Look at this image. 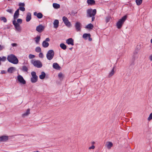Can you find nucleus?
Here are the masks:
<instances>
[{
  "label": "nucleus",
  "instance_id": "a18cd8bd",
  "mask_svg": "<svg viewBox=\"0 0 152 152\" xmlns=\"http://www.w3.org/2000/svg\"><path fill=\"white\" fill-rule=\"evenodd\" d=\"M4 48V47L3 46H2L0 45V51L3 50Z\"/></svg>",
  "mask_w": 152,
  "mask_h": 152
},
{
  "label": "nucleus",
  "instance_id": "f8f14e48",
  "mask_svg": "<svg viewBox=\"0 0 152 152\" xmlns=\"http://www.w3.org/2000/svg\"><path fill=\"white\" fill-rule=\"evenodd\" d=\"M66 43L68 45H74V40L72 38H69L66 40Z\"/></svg>",
  "mask_w": 152,
  "mask_h": 152
},
{
  "label": "nucleus",
  "instance_id": "052dcab7",
  "mask_svg": "<svg viewBox=\"0 0 152 152\" xmlns=\"http://www.w3.org/2000/svg\"><path fill=\"white\" fill-rule=\"evenodd\" d=\"M6 28H4V29H6Z\"/></svg>",
  "mask_w": 152,
  "mask_h": 152
},
{
  "label": "nucleus",
  "instance_id": "de8ad7c7",
  "mask_svg": "<svg viewBox=\"0 0 152 152\" xmlns=\"http://www.w3.org/2000/svg\"><path fill=\"white\" fill-rule=\"evenodd\" d=\"M50 40V39L49 38H47L45 39V41H46V42H49Z\"/></svg>",
  "mask_w": 152,
  "mask_h": 152
},
{
  "label": "nucleus",
  "instance_id": "5fc2aeb1",
  "mask_svg": "<svg viewBox=\"0 0 152 152\" xmlns=\"http://www.w3.org/2000/svg\"><path fill=\"white\" fill-rule=\"evenodd\" d=\"M4 71H2L1 72V73L3 74L4 73Z\"/></svg>",
  "mask_w": 152,
  "mask_h": 152
},
{
  "label": "nucleus",
  "instance_id": "6e6d98bb",
  "mask_svg": "<svg viewBox=\"0 0 152 152\" xmlns=\"http://www.w3.org/2000/svg\"><path fill=\"white\" fill-rule=\"evenodd\" d=\"M39 152L38 151H34V152Z\"/></svg>",
  "mask_w": 152,
  "mask_h": 152
},
{
  "label": "nucleus",
  "instance_id": "7c9ffc66",
  "mask_svg": "<svg viewBox=\"0 0 152 152\" xmlns=\"http://www.w3.org/2000/svg\"><path fill=\"white\" fill-rule=\"evenodd\" d=\"M142 0H136V2L137 4L138 5H140L142 3Z\"/></svg>",
  "mask_w": 152,
  "mask_h": 152
},
{
  "label": "nucleus",
  "instance_id": "79ce46f5",
  "mask_svg": "<svg viewBox=\"0 0 152 152\" xmlns=\"http://www.w3.org/2000/svg\"><path fill=\"white\" fill-rule=\"evenodd\" d=\"M19 6L20 7H24L25 6V4L24 3H20L19 4Z\"/></svg>",
  "mask_w": 152,
  "mask_h": 152
},
{
  "label": "nucleus",
  "instance_id": "f704fd0d",
  "mask_svg": "<svg viewBox=\"0 0 152 152\" xmlns=\"http://www.w3.org/2000/svg\"><path fill=\"white\" fill-rule=\"evenodd\" d=\"M0 19L1 20L3 21L4 23H6L7 22L6 18L4 17H0Z\"/></svg>",
  "mask_w": 152,
  "mask_h": 152
},
{
  "label": "nucleus",
  "instance_id": "a878e982",
  "mask_svg": "<svg viewBox=\"0 0 152 152\" xmlns=\"http://www.w3.org/2000/svg\"><path fill=\"white\" fill-rule=\"evenodd\" d=\"M15 68L12 67L9 68L7 70L8 72L10 73H12L13 71L15 70Z\"/></svg>",
  "mask_w": 152,
  "mask_h": 152
},
{
  "label": "nucleus",
  "instance_id": "39448f33",
  "mask_svg": "<svg viewBox=\"0 0 152 152\" xmlns=\"http://www.w3.org/2000/svg\"><path fill=\"white\" fill-rule=\"evenodd\" d=\"M54 55V53L53 50H50L48 51L46 54L47 58L49 60L53 59Z\"/></svg>",
  "mask_w": 152,
  "mask_h": 152
},
{
  "label": "nucleus",
  "instance_id": "7ed1b4c3",
  "mask_svg": "<svg viewBox=\"0 0 152 152\" xmlns=\"http://www.w3.org/2000/svg\"><path fill=\"white\" fill-rule=\"evenodd\" d=\"M31 81L32 83H34L37 82L38 79V77L36 75V72L34 71H32L31 73Z\"/></svg>",
  "mask_w": 152,
  "mask_h": 152
},
{
  "label": "nucleus",
  "instance_id": "b1692460",
  "mask_svg": "<svg viewBox=\"0 0 152 152\" xmlns=\"http://www.w3.org/2000/svg\"><path fill=\"white\" fill-rule=\"evenodd\" d=\"M42 46L44 48H47L49 45V43L48 42H46V41H43L42 43Z\"/></svg>",
  "mask_w": 152,
  "mask_h": 152
},
{
  "label": "nucleus",
  "instance_id": "6ab92c4d",
  "mask_svg": "<svg viewBox=\"0 0 152 152\" xmlns=\"http://www.w3.org/2000/svg\"><path fill=\"white\" fill-rule=\"evenodd\" d=\"M54 27L55 28H57L59 25V21L58 20H55L53 23Z\"/></svg>",
  "mask_w": 152,
  "mask_h": 152
},
{
  "label": "nucleus",
  "instance_id": "9d476101",
  "mask_svg": "<svg viewBox=\"0 0 152 152\" xmlns=\"http://www.w3.org/2000/svg\"><path fill=\"white\" fill-rule=\"evenodd\" d=\"M17 79L18 80L20 83L23 84H25L26 83V81L24 80L23 77L20 75L18 76Z\"/></svg>",
  "mask_w": 152,
  "mask_h": 152
},
{
  "label": "nucleus",
  "instance_id": "a19ab883",
  "mask_svg": "<svg viewBox=\"0 0 152 152\" xmlns=\"http://www.w3.org/2000/svg\"><path fill=\"white\" fill-rule=\"evenodd\" d=\"M6 11L10 13H13V10L12 9H8L6 10Z\"/></svg>",
  "mask_w": 152,
  "mask_h": 152
},
{
  "label": "nucleus",
  "instance_id": "6e6552de",
  "mask_svg": "<svg viewBox=\"0 0 152 152\" xmlns=\"http://www.w3.org/2000/svg\"><path fill=\"white\" fill-rule=\"evenodd\" d=\"M62 20L66 26L68 27H70L71 26V24L66 17L65 16L63 17Z\"/></svg>",
  "mask_w": 152,
  "mask_h": 152
},
{
  "label": "nucleus",
  "instance_id": "0eeeda50",
  "mask_svg": "<svg viewBox=\"0 0 152 152\" xmlns=\"http://www.w3.org/2000/svg\"><path fill=\"white\" fill-rule=\"evenodd\" d=\"M12 23L15 26L16 30L20 32L21 29L20 24L16 23V20H13Z\"/></svg>",
  "mask_w": 152,
  "mask_h": 152
},
{
  "label": "nucleus",
  "instance_id": "4468645a",
  "mask_svg": "<svg viewBox=\"0 0 152 152\" xmlns=\"http://www.w3.org/2000/svg\"><path fill=\"white\" fill-rule=\"evenodd\" d=\"M8 139V136H2L0 137V142H5Z\"/></svg>",
  "mask_w": 152,
  "mask_h": 152
},
{
  "label": "nucleus",
  "instance_id": "4d7b16f0",
  "mask_svg": "<svg viewBox=\"0 0 152 152\" xmlns=\"http://www.w3.org/2000/svg\"><path fill=\"white\" fill-rule=\"evenodd\" d=\"M72 48H69V49L70 50H72Z\"/></svg>",
  "mask_w": 152,
  "mask_h": 152
},
{
  "label": "nucleus",
  "instance_id": "393cba45",
  "mask_svg": "<svg viewBox=\"0 0 152 152\" xmlns=\"http://www.w3.org/2000/svg\"><path fill=\"white\" fill-rule=\"evenodd\" d=\"M87 2L88 4L91 5H94L95 3V1L94 0H87Z\"/></svg>",
  "mask_w": 152,
  "mask_h": 152
},
{
  "label": "nucleus",
  "instance_id": "bf43d9fd",
  "mask_svg": "<svg viewBox=\"0 0 152 152\" xmlns=\"http://www.w3.org/2000/svg\"><path fill=\"white\" fill-rule=\"evenodd\" d=\"M9 28H10L8 27H7V29H9Z\"/></svg>",
  "mask_w": 152,
  "mask_h": 152
},
{
  "label": "nucleus",
  "instance_id": "09e8293b",
  "mask_svg": "<svg viewBox=\"0 0 152 152\" xmlns=\"http://www.w3.org/2000/svg\"><path fill=\"white\" fill-rule=\"evenodd\" d=\"M12 45L13 47H15L17 45V44L16 43H12L11 44Z\"/></svg>",
  "mask_w": 152,
  "mask_h": 152
},
{
  "label": "nucleus",
  "instance_id": "f3484780",
  "mask_svg": "<svg viewBox=\"0 0 152 152\" xmlns=\"http://www.w3.org/2000/svg\"><path fill=\"white\" fill-rule=\"evenodd\" d=\"M115 67V66H114L110 72L109 74V75L108 76V77L109 78H110V77H112L114 74L115 72L114 71V70Z\"/></svg>",
  "mask_w": 152,
  "mask_h": 152
},
{
  "label": "nucleus",
  "instance_id": "58836bf2",
  "mask_svg": "<svg viewBox=\"0 0 152 152\" xmlns=\"http://www.w3.org/2000/svg\"><path fill=\"white\" fill-rule=\"evenodd\" d=\"M152 119V113L150 114L149 117L148 118V121H150Z\"/></svg>",
  "mask_w": 152,
  "mask_h": 152
},
{
  "label": "nucleus",
  "instance_id": "f257e3e1",
  "mask_svg": "<svg viewBox=\"0 0 152 152\" xmlns=\"http://www.w3.org/2000/svg\"><path fill=\"white\" fill-rule=\"evenodd\" d=\"M7 59L9 62L14 64H17L18 62V58L14 55L12 54L8 56Z\"/></svg>",
  "mask_w": 152,
  "mask_h": 152
},
{
  "label": "nucleus",
  "instance_id": "cd10ccee",
  "mask_svg": "<svg viewBox=\"0 0 152 152\" xmlns=\"http://www.w3.org/2000/svg\"><path fill=\"white\" fill-rule=\"evenodd\" d=\"M60 47L63 50H65L66 48V46L64 44L62 43L60 45Z\"/></svg>",
  "mask_w": 152,
  "mask_h": 152
},
{
  "label": "nucleus",
  "instance_id": "13d9d810",
  "mask_svg": "<svg viewBox=\"0 0 152 152\" xmlns=\"http://www.w3.org/2000/svg\"><path fill=\"white\" fill-rule=\"evenodd\" d=\"M151 43H152V39H151Z\"/></svg>",
  "mask_w": 152,
  "mask_h": 152
},
{
  "label": "nucleus",
  "instance_id": "4be33fe9",
  "mask_svg": "<svg viewBox=\"0 0 152 152\" xmlns=\"http://www.w3.org/2000/svg\"><path fill=\"white\" fill-rule=\"evenodd\" d=\"M46 74L44 72H42L41 75L39 76V78L41 80L43 79L45 77Z\"/></svg>",
  "mask_w": 152,
  "mask_h": 152
},
{
  "label": "nucleus",
  "instance_id": "ddd939ff",
  "mask_svg": "<svg viewBox=\"0 0 152 152\" xmlns=\"http://www.w3.org/2000/svg\"><path fill=\"white\" fill-rule=\"evenodd\" d=\"M19 9H18L14 13L13 16V19L14 20H16L18 17L19 15Z\"/></svg>",
  "mask_w": 152,
  "mask_h": 152
},
{
  "label": "nucleus",
  "instance_id": "5701e85b",
  "mask_svg": "<svg viewBox=\"0 0 152 152\" xmlns=\"http://www.w3.org/2000/svg\"><path fill=\"white\" fill-rule=\"evenodd\" d=\"M106 145L108 148L110 149L113 145V143L111 142H107Z\"/></svg>",
  "mask_w": 152,
  "mask_h": 152
},
{
  "label": "nucleus",
  "instance_id": "1a4fd4ad",
  "mask_svg": "<svg viewBox=\"0 0 152 152\" xmlns=\"http://www.w3.org/2000/svg\"><path fill=\"white\" fill-rule=\"evenodd\" d=\"M76 30L77 31H80L82 25L79 22H76L75 25Z\"/></svg>",
  "mask_w": 152,
  "mask_h": 152
},
{
  "label": "nucleus",
  "instance_id": "c9c22d12",
  "mask_svg": "<svg viewBox=\"0 0 152 152\" xmlns=\"http://www.w3.org/2000/svg\"><path fill=\"white\" fill-rule=\"evenodd\" d=\"M17 22L16 23H18L21 24L22 22V20L21 19H17Z\"/></svg>",
  "mask_w": 152,
  "mask_h": 152
},
{
  "label": "nucleus",
  "instance_id": "aec40b11",
  "mask_svg": "<svg viewBox=\"0 0 152 152\" xmlns=\"http://www.w3.org/2000/svg\"><path fill=\"white\" fill-rule=\"evenodd\" d=\"M30 113V109H28L26 112L22 114V117H25L27 116Z\"/></svg>",
  "mask_w": 152,
  "mask_h": 152
},
{
  "label": "nucleus",
  "instance_id": "2f4dec72",
  "mask_svg": "<svg viewBox=\"0 0 152 152\" xmlns=\"http://www.w3.org/2000/svg\"><path fill=\"white\" fill-rule=\"evenodd\" d=\"M6 60V57L3 56L2 57H0V65L1 64V61H4Z\"/></svg>",
  "mask_w": 152,
  "mask_h": 152
},
{
  "label": "nucleus",
  "instance_id": "4c0bfd02",
  "mask_svg": "<svg viewBox=\"0 0 152 152\" xmlns=\"http://www.w3.org/2000/svg\"><path fill=\"white\" fill-rule=\"evenodd\" d=\"M19 10H20L23 12L25 11V9L24 7H19V9H18Z\"/></svg>",
  "mask_w": 152,
  "mask_h": 152
},
{
  "label": "nucleus",
  "instance_id": "8fccbe9b",
  "mask_svg": "<svg viewBox=\"0 0 152 152\" xmlns=\"http://www.w3.org/2000/svg\"><path fill=\"white\" fill-rule=\"evenodd\" d=\"M92 17V21H93L94 20L95 17H94V16H92V17Z\"/></svg>",
  "mask_w": 152,
  "mask_h": 152
},
{
  "label": "nucleus",
  "instance_id": "f03ea898",
  "mask_svg": "<svg viewBox=\"0 0 152 152\" xmlns=\"http://www.w3.org/2000/svg\"><path fill=\"white\" fill-rule=\"evenodd\" d=\"M127 17L126 15L124 16L121 19H120L117 22L116 26L118 28H120L122 26L125 21L126 20Z\"/></svg>",
  "mask_w": 152,
  "mask_h": 152
},
{
  "label": "nucleus",
  "instance_id": "bb28decb",
  "mask_svg": "<svg viewBox=\"0 0 152 152\" xmlns=\"http://www.w3.org/2000/svg\"><path fill=\"white\" fill-rule=\"evenodd\" d=\"M53 7L55 9H58L60 7V5L56 3H54L53 4Z\"/></svg>",
  "mask_w": 152,
  "mask_h": 152
},
{
  "label": "nucleus",
  "instance_id": "c756f323",
  "mask_svg": "<svg viewBox=\"0 0 152 152\" xmlns=\"http://www.w3.org/2000/svg\"><path fill=\"white\" fill-rule=\"evenodd\" d=\"M35 41L36 43L38 44L40 40V37L39 36H37L35 38Z\"/></svg>",
  "mask_w": 152,
  "mask_h": 152
},
{
  "label": "nucleus",
  "instance_id": "412c9836",
  "mask_svg": "<svg viewBox=\"0 0 152 152\" xmlns=\"http://www.w3.org/2000/svg\"><path fill=\"white\" fill-rule=\"evenodd\" d=\"M94 27V26L91 23H89L85 27V28L86 29L91 30Z\"/></svg>",
  "mask_w": 152,
  "mask_h": 152
},
{
  "label": "nucleus",
  "instance_id": "e433bc0d",
  "mask_svg": "<svg viewBox=\"0 0 152 152\" xmlns=\"http://www.w3.org/2000/svg\"><path fill=\"white\" fill-rule=\"evenodd\" d=\"M110 19V17L109 16H108L106 17V21L107 23L108 22Z\"/></svg>",
  "mask_w": 152,
  "mask_h": 152
},
{
  "label": "nucleus",
  "instance_id": "c85d7f7f",
  "mask_svg": "<svg viewBox=\"0 0 152 152\" xmlns=\"http://www.w3.org/2000/svg\"><path fill=\"white\" fill-rule=\"evenodd\" d=\"M90 34H84L83 35V37L85 39H87V37L90 36Z\"/></svg>",
  "mask_w": 152,
  "mask_h": 152
},
{
  "label": "nucleus",
  "instance_id": "3c124183",
  "mask_svg": "<svg viewBox=\"0 0 152 152\" xmlns=\"http://www.w3.org/2000/svg\"><path fill=\"white\" fill-rule=\"evenodd\" d=\"M91 35L90 34V36H89V37H88V38H89L88 39L89 41H91L92 40V38H91Z\"/></svg>",
  "mask_w": 152,
  "mask_h": 152
},
{
  "label": "nucleus",
  "instance_id": "dca6fc26",
  "mask_svg": "<svg viewBox=\"0 0 152 152\" xmlns=\"http://www.w3.org/2000/svg\"><path fill=\"white\" fill-rule=\"evenodd\" d=\"M34 15L36 16L38 18H41L43 17V15L42 13L39 12L37 13L36 12H34Z\"/></svg>",
  "mask_w": 152,
  "mask_h": 152
},
{
  "label": "nucleus",
  "instance_id": "ea45409f",
  "mask_svg": "<svg viewBox=\"0 0 152 152\" xmlns=\"http://www.w3.org/2000/svg\"><path fill=\"white\" fill-rule=\"evenodd\" d=\"M35 57V56L34 55H32L31 54H30L29 55V58L30 59H32L34 58Z\"/></svg>",
  "mask_w": 152,
  "mask_h": 152
},
{
  "label": "nucleus",
  "instance_id": "864d4df0",
  "mask_svg": "<svg viewBox=\"0 0 152 152\" xmlns=\"http://www.w3.org/2000/svg\"><path fill=\"white\" fill-rule=\"evenodd\" d=\"M95 143V142H92V144H94Z\"/></svg>",
  "mask_w": 152,
  "mask_h": 152
},
{
  "label": "nucleus",
  "instance_id": "473e14b6",
  "mask_svg": "<svg viewBox=\"0 0 152 152\" xmlns=\"http://www.w3.org/2000/svg\"><path fill=\"white\" fill-rule=\"evenodd\" d=\"M22 70L23 72H27L28 68L26 66H22Z\"/></svg>",
  "mask_w": 152,
  "mask_h": 152
},
{
  "label": "nucleus",
  "instance_id": "20e7f679",
  "mask_svg": "<svg viewBox=\"0 0 152 152\" xmlns=\"http://www.w3.org/2000/svg\"><path fill=\"white\" fill-rule=\"evenodd\" d=\"M31 63L33 64L34 66L37 68H40L42 66V62L39 60H34L31 61Z\"/></svg>",
  "mask_w": 152,
  "mask_h": 152
},
{
  "label": "nucleus",
  "instance_id": "c03bdc74",
  "mask_svg": "<svg viewBox=\"0 0 152 152\" xmlns=\"http://www.w3.org/2000/svg\"><path fill=\"white\" fill-rule=\"evenodd\" d=\"M58 77L59 78H61L63 77V74L62 73H60L58 74Z\"/></svg>",
  "mask_w": 152,
  "mask_h": 152
},
{
  "label": "nucleus",
  "instance_id": "a211bd4d",
  "mask_svg": "<svg viewBox=\"0 0 152 152\" xmlns=\"http://www.w3.org/2000/svg\"><path fill=\"white\" fill-rule=\"evenodd\" d=\"M53 68L57 70H59L61 68L60 66L58 64L56 63H54L53 64Z\"/></svg>",
  "mask_w": 152,
  "mask_h": 152
},
{
  "label": "nucleus",
  "instance_id": "49530a36",
  "mask_svg": "<svg viewBox=\"0 0 152 152\" xmlns=\"http://www.w3.org/2000/svg\"><path fill=\"white\" fill-rule=\"evenodd\" d=\"M95 148V146L94 145H92L89 148V149H94Z\"/></svg>",
  "mask_w": 152,
  "mask_h": 152
},
{
  "label": "nucleus",
  "instance_id": "423d86ee",
  "mask_svg": "<svg viewBox=\"0 0 152 152\" xmlns=\"http://www.w3.org/2000/svg\"><path fill=\"white\" fill-rule=\"evenodd\" d=\"M96 9L92 10L91 9H89L87 10L88 15L90 17L92 16H94L96 14Z\"/></svg>",
  "mask_w": 152,
  "mask_h": 152
},
{
  "label": "nucleus",
  "instance_id": "9b49d317",
  "mask_svg": "<svg viewBox=\"0 0 152 152\" xmlns=\"http://www.w3.org/2000/svg\"><path fill=\"white\" fill-rule=\"evenodd\" d=\"M45 27L41 24L37 26L36 30L39 33L41 32L44 29Z\"/></svg>",
  "mask_w": 152,
  "mask_h": 152
},
{
  "label": "nucleus",
  "instance_id": "2eb2a0df",
  "mask_svg": "<svg viewBox=\"0 0 152 152\" xmlns=\"http://www.w3.org/2000/svg\"><path fill=\"white\" fill-rule=\"evenodd\" d=\"M31 13L28 12L27 13L26 20V22H28L29 21L31 20Z\"/></svg>",
  "mask_w": 152,
  "mask_h": 152
},
{
  "label": "nucleus",
  "instance_id": "37998d69",
  "mask_svg": "<svg viewBox=\"0 0 152 152\" xmlns=\"http://www.w3.org/2000/svg\"><path fill=\"white\" fill-rule=\"evenodd\" d=\"M39 57H40L41 58H43V57H44L43 54L42 53H39Z\"/></svg>",
  "mask_w": 152,
  "mask_h": 152
},
{
  "label": "nucleus",
  "instance_id": "603ef678",
  "mask_svg": "<svg viewBox=\"0 0 152 152\" xmlns=\"http://www.w3.org/2000/svg\"><path fill=\"white\" fill-rule=\"evenodd\" d=\"M149 59L151 61H152V55L150 56Z\"/></svg>",
  "mask_w": 152,
  "mask_h": 152
},
{
  "label": "nucleus",
  "instance_id": "72a5a7b5",
  "mask_svg": "<svg viewBox=\"0 0 152 152\" xmlns=\"http://www.w3.org/2000/svg\"><path fill=\"white\" fill-rule=\"evenodd\" d=\"M35 51L37 53H40L41 52V49L39 47H37L35 48Z\"/></svg>",
  "mask_w": 152,
  "mask_h": 152
}]
</instances>
